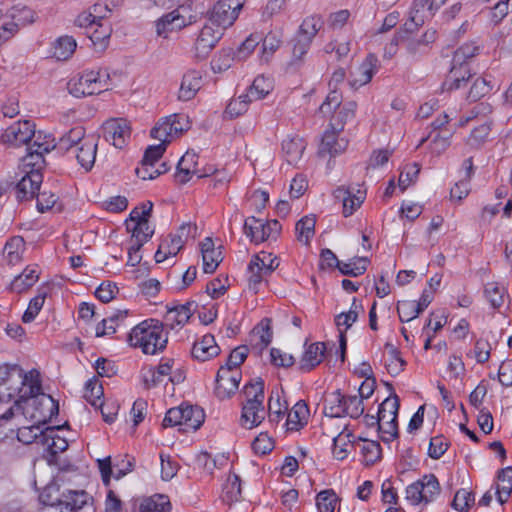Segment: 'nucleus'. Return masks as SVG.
I'll use <instances>...</instances> for the list:
<instances>
[{
	"label": "nucleus",
	"mask_w": 512,
	"mask_h": 512,
	"mask_svg": "<svg viewBox=\"0 0 512 512\" xmlns=\"http://www.w3.org/2000/svg\"><path fill=\"white\" fill-rule=\"evenodd\" d=\"M41 392V377L37 369L25 372L19 365H0V397L33 398Z\"/></svg>",
	"instance_id": "nucleus-1"
},
{
	"label": "nucleus",
	"mask_w": 512,
	"mask_h": 512,
	"mask_svg": "<svg viewBox=\"0 0 512 512\" xmlns=\"http://www.w3.org/2000/svg\"><path fill=\"white\" fill-rule=\"evenodd\" d=\"M127 343L145 355H156L166 349L168 332L163 322L156 318H147L131 328Z\"/></svg>",
	"instance_id": "nucleus-2"
},
{
	"label": "nucleus",
	"mask_w": 512,
	"mask_h": 512,
	"mask_svg": "<svg viewBox=\"0 0 512 512\" xmlns=\"http://www.w3.org/2000/svg\"><path fill=\"white\" fill-rule=\"evenodd\" d=\"M244 401L242 402L240 425L245 429L259 426L266 417L264 406V381L260 378L249 382L243 387Z\"/></svg>",
	"instance_id": "nucleus-3"
},
{
	"label": "nucleus",
	"mask_w": 512,
	"mask_h": 512,
	"mask_svg": "<svg viewBox=\"0 0 512 512\" xmlns=\"http://www.w3.org/2000/svg\"><path fill=\"white\" fill-rule=\"evenodd\" d=\"M67 86L69 93L77 98L100 94L110 89V73L103 67L86 69L71 78Z\"/></svg>",
	"instance_id": "nucleus-4"
},
{
	"label": "nucleus",
	"mask_w": 512,
	"mask_h": 512,
	"mask_svg": "<svg viewBox=\"0 0 512 512\" xmlns=\"http://www.w3.org/2000/svg\"><path fill=\"white\" fill-rule=\"evenodd\" d=\"M279 265L280 259L270 252L260 251L254 254L246 270L248 289L255 294L258 293Z\"/></svg>",
	"instance_id": "nucleus-5"
},
{
	"label": "nucleus",
	"mask_w": 512,
	"mask_h": 512,
	"mask_svg": "<svg viewBox=\"0 0 512 512\" xmlns=\"http://www.w3.org/2000/svg\"><path fill=\"white\" fill-rule=\"evenodd\" d=\"M440 493L438 478L433 473H427L406 487L405 499L412 506L426 507L436 501Z\"/></svg>",
	"instance_id": "nucleus-6"
},
{
	"label": "nucleus",
	"mask_w": 512,
	"mask_h": 512,
	"mask_svg": "<svg viewBox=\"0 0 512 512\" xmlns=\"http://www.w3.org/2000/svg\"><path fill=\"white\" fill-rule=\"evenodd\" d=\"M204 410L197 405H184L170 408L163 419V427L178 426L184 432L195 431L204 423Z\"/></svg>",
	"instance_id": "nucleus-7"
},
{
	"label": "nucleus",
	"mask_w": 512,
	"mask_h": 512,
	"mask_svg": "<svg viewBox=\"0 0 512 512\" xmlns=\"http://www.w3.org/2000/svg\"><path fill=\"white\" fill-rule=\"evenodd\" d=\"M196 230V225L190 222L182 223L174 232L169 233L161 240L154 256L155 261L161 263L170 257H175L186 242L194 237Z\"/></svg>",
	"instance_id": "nucleus-8"
},
{
	"label": "nucleus",
	"mask_w": 512,
	"mask_h": 512,
	"mask_svg": "<svg viewBox=\"0 0 512 512\" xmlns=\"http://www.w3.org/2000/svg\"><path fill=\"white\" fill-rule=\"evenodd\" d=\"M152 209V202L146 201L130 212L126 227L131 232V242L145 244L153 236L154 227L149 222Z\"/></svg>",
	"instance_id": "nucleus-9"
},
{
	"label": "nucleus",
	"mask_w": 512,
	"mask_h": 512,
	"mask_svg": "<svg viewBox=\"0 0 512 512\" xmlns=\"http://www.w3.org/2000/svg\"><path fill=\"white\" fill-rule=\"evenodd\" d=\"M189 117L183 113H174L160 118L151 129L152 138L168 145L190 129Z\"/></svg>",
	"instance_id": "nucleus-10"
},
{
	"label": "nucleus",
	"mask_w": 512,
	"mask_h": 512,
	"mask_svg": "<svg viewBox=\"0 0 512 512\" xmlns=\"http://www.w3.org/2000/svg\"><path fill=\"white\" fill-rule=\"evenodd\" d=\"M282 225L276 219L264 220L249 216L244 220L243 232L251 243L275 241L281 234Z\"/></svg>",
	"instance_id": "nucleus-11"
},
{
	"label": "nucleus",
	"mask_w": 512,
	"mask_h": 512,
	"mask_svg": "<svg viewBox=\"0 0 512 512\" xmlns=\"http://www.w3.org/2000/svg\"><path fill=\"white\" fill-rule=\"evenodd\" d=\"M246 0H218L208 13V21L224 31L238 19Z\"/></svg>",
	"instance_id": "nucleus-12"
},
{
	"label": "nucleus",
	"mask_w": 512,
	"mask_h": 512,
	"mask_svg": "<svg viewBox=\"0 0 512 512\" xmlns=\"http://www.w3.org/2000/svg\"><path fill=\"white\" fill-rule=\"evenodd\" d=\"M26 164L25 160L22 159L20 168L23 175L16 186L17 198L19 200H26L36 196L43 182L42 171L45 167Z\"/></svg>",
	"instance_id": "nucleus-13"
},
{
	"label": "nucleus",
	"mask_w": 512,
	"mask_h": 512,
	"mask_svg": "<svg viewBox=\"0 0 512 512\" xmlns=\"http://www.w3.org/2000/svg\"><path fill=\"white\" fill-rule=\"evenodd\" d=\"M32 140V144L28 147V153L23 159L27 163L26 165L32 164L36 167H45L44 155L55 149L57 145L55 137L45 131H35Z\"/></svg>",
	"instance_id": "nucleus-14"
},
{
	"label": "nucleus",
	"mask_w": 512,
	"mask_h": 512,
	"mask_svg": "<svg viewBox=\"0 0 512 512\" xmlns=\"http://www.w3.org/2000/svg\"><path fill=\"white\" fill-rule=\"evenodd\" d=\"M447 0H414L409 18L404 23L406 32L412 33L422 26L424 22L434 16L435 12L442 7Z\"/></svg>",
	"instance_id": "nucleus-15"
},
{
	"label": "nucleus",
	"mask_w": 512,
	"mask_h": 512,
	"mask_svg": "<svg viewBox=\"0 0 512 512\" xmlns=\"http://www.w3.org/2000/svg\"><path fill=\"white\" fill-rule=\"evenodd\" d=\"M399 399L394 397L386 398L378 408V421H380V432L387 434L388 437H383L384 440L389 441L398 435V417Z\"/></svg>",
	"instance_id": "nucleus-16"
},
{
	"label": "nucleus",
	"mask_w": 512,
	"mask_h": 512,
	"mask_svg": "<svg viewBox=\"0 0 512 512\" xmlns=\"http://www.w3.org/2000/svg\"><path fill=\"white\" fill-rule=\"evenodd\" d=\"M21 402H30L29 406L32 408V411L29 412L27 410L26 413L29 414L30 418L35 423L45 424L59 412L58 402L42 391L33 398H27L25 400H21Z\"/></svg>",
	"instance_id": "nucleus-17"
},
{
	"label": "nucleus",
	"mask_w": 512,
	"mask_h": 512,
	"mask_svg": "<svg viewBox=\"0 0 512 512\" xmlns=\"http://www.w3.org/2000/svg\"><path fill=\"white\" fill-rule=\"evenodd\" d=\"M241 379L242 373L240 369L220 366L215 378V396L219 400L231 398L238 390Z\"/></svg>",
	"instance_id": "nucleus-18"
},
{
	"label": "nucleus",
	"mask_w": 512,
	"mask_h": 512,
	"mask_svg": "<svg viewBox=\"0 0 512 512\" xmlns=\"http://www.w3.org/2000/svg\"><path fill=\"white\" fill-rule=\"evenodd\" d=\"M224 32L222 28L207 21L195 39L193 46L195 57L200 60L206 59L222 39Z\"/></svg>",
	"instance_id": "nucleus-19"
},
{
	"label": "nucleus",
	"mask_w": 512,
	"mask_h": 512,
	"mask_svg": "<svg viewBox=\"0 0 512 512\" xmlns=\"http://www.w3.org/2000/svg\"><path fill=\"white\" fill-rule=\"evenodd\" d=\"M102 132L107 142L121 149L131 137V126L125 118H110L103 123Z\"/></svg>",
	"instance_id": "nucleus-20"
},
{
	"label": "nucleus",
	"mask_w": 512,
	"mask_h": 512,
	"mask_svg": "<svg viewBox=\"0 0 512 512\" xmlns=\"http://www.w3.org/2000/svg\"><path fill=\"white\" fill-rule=\"evenodd\" d=\"M35 134V124L30 120H19L8 126L0 136L4 144L20 147L28 144Z\"/></svg>",
	"instance_id": "nucleus-21"
},
{
	"label": "nucleus",
	"mask_w": 512,
	"mask_h": 512,
	"mask_svg": "<svg viewBox=\"0 0 512 512\" xmlns=\"http://www.w3.org/2000/svg\"><path fill=\"white\" fill-rule=\"evenodd\" d=\"M336 429L332 431H324L325 434L331 436L333 439L332 453L338 460H344L348 457L349 448L355 447L354 435L347 429V424H339L334 426Z\"/></svg>",
	"instance_id": "nucleus-22"
},
{
	"label": "nucleus",
	"mask_w": 512,
	"mask_h": 512,
	"mask_svg": "<svg viewBox=\"0 0 512 512\" xmlns=\"http://www.w3.org/2000/svg\"><path fill=\"white\" fill-rule=\"evenodd\" d=\"M345 397L346 395L337 390L325 400L324 415L326 419L322 422L324 431L340 424L337 419L344 417Z\"/></svg>",
	"instance_id": "nucleus-23"
},
{
	"label": "nucleus",
	"mask_w": 512,
	"mask_h": 512,
	"mask_svg": "<svg viewBox=\"0 0 512 512\" xmlns=\"http://www.w3.org/2000/svg\"><path fill=\"white\" fill-rule=\"evenodd\" d=\"M380 62L376 54L368 53L357 71L352 75L350 86L358 89L371 82L374 75L379 71Z\"/></svg>",
	"instance_id": "nucleus-24"
},
{
	"label": "nucleus",
	"mask_w": 512,
	"mask_h": 512,
	"mask_svg": "<svg viewBox=\"0 0 512 512\" xmlns=\"http://www.w3.org/2000/svg\"><path fill=\"white\" fill-rule=\"evenodd\" d=\"M342 131L330 126L325 130L318 149L319 156L335 157L346 150L348 140L339 137Z\"/></svg>",
	"instance_id": "nucleus-25"
},
{
	"label": "nucleus",
	"mask_w": 512,
	"mask_h": 512,
	"mask_svg": "<svg viewBox=\"0 0 512 512\" xmlns=\"http://www.w3.org/2000/svg\"><path fill=\"white\" fill-rule=\"evenodd\" d=\"M198 155L195 152L187 151L178 161L175 180L180 184H186L193 175L199 178L208 177L206 169L201 172L198 169Z\"/></svg>",
	"instance_id": "nucleus-26"
},
{
	"label": "nucleus",
	"mask_w": 512,
	"mask_h": 512,
	"mask_svg": "<svg viewBox=\"0 0 512 512\" xmlns=\"http://www.w3.org/2000/svg\"><path fill=\"white\" fill-rule=\"evenodd\" d=\"M26 250V242L22 236H11L6 240L2 248L1 261L9 267L19 265L24 260Z\"/></svg>",
	"instance_id": "nucleus-27"
},
{
	"label": "nucleus",
	"mask_w": 512,
	"mask_h": 512,
	"mask_svg": "<svg viewBox=\"0 0 512 512\" xmlns=\"http://www.w3.org/2000/svg\"><path fill=\"white\" fill-rule=\"evenodd\" d=\"M203 86V75L199 70L188 69L182 76L177 93L179 101L187 102L194 99Z\"/></svg>",
	"instance_id": "nucleus-28"
},
{
	"label": "nucleus",
	"mask_w": 512,
	"mask_h": 512,
	"mask_svg": "<svg viewBox=\"0 0 512 512\" xmlns=\"http://www.w3.org/2000/svg\"><path fill=\"white\" fill-rule=\"evenodd\" d=\"M195 302H186L184 304L168 307L164 316L165 324L171 330H179L184 327L194 313Z\"/></svg>",
	"instance_id": "nucleus-29"
},
{
	"label": "nucleus",
	"mask_w": 512,
	"mask_h": 512,
	"mask_svg": "<svg viewBox=\"0 0 512 512\" xmlns=\"http://www.w3.org/2000/svg\"><path fill=\"white\" fill-rule=\"evenodd\" d=\"M41 269L38 264H29L16 275L9 284V291L22 294L32 288L39 280Z\"/></svg>",
	"instance_id": "nucleus-30"
},
{
	"label": "nucleus",
	"mask_w": 512,
	"mask_h": 512,
	"mask_svg": "<svg viewBox=\"0 0 512 512\" xmlns=\"http://www.w3.org/2000/svg\"><path fill=\"white\" fill-rule=\"evenodd\" d=\"M307 146L306 140L297 135H287L282 140L281 152L284 160L290 165H297L302 159Z\"/></svg>",
	"instance_id": "nucleus-31"
},
{
	"label": "nucleus",
	"mask_w": 512,
	"mask_h": 512,
	"mask_svg": "<svg viewBox=\"0 0 512 512\" xmlns=\"http://www.w3.org/2000/svg\"><path fill=\"white\" fill-rule=\"evenodd\" d=\"M310 408L304 400L297 401L286 414L285 428L288 432H298L309 422Z\"/></svg>",
	"instance_id": "nucleus-32"
},
{
	"label": "nucleus",
	"mask_w": 512,
	"mask_h": 512,
	"mask_svg": "<svg viewBox=\"0 0 512 512\" xmlns=\"http://www.w3.org/2000/svg\"><path fill=\"white\" fill-rule=\"evenodd\" d=\"M472 78V73L467 64L453 63L449 74L442 83L443 91H455L466 86Z\"/></svg>",
	"instance_id": "nucleus-33"
},
{
	"label": "nucleus",
	"mask_w": 512,
	"mask_h": 512,
	"mask_svg": "<svg viewBox=\"0 0 512 512\" xmlns=\"http://www.w3.org/2000/svg\"><path fill=\"white\" fill-rule=\"evenodd\" d=\"M220 351L215 337L212 334H205L200 340L194 342L191 355L194 359L205 362L218 356Z\"/></svg>",
	"instance_id": "nucleus-34"
},
{
	"label": "nucleus",
	"mask_w": 512,
	"mask_h": 512,
	"mask_svg": "<svg viewBox=\"0 0 512 512\" xmlns=\"http://www.w3.org/2000/svg\"><path fill=\"white\" fill-rule=\"evenodd\" d=\"M97 147L98 138L90 134L81 146L74 149L77 162L85 171H90L93 168L97 155Z\"/></svg>",
	"instance_id": "nucleus-35"
},
{
	"label": "nucleus",
	"mask_w": 512,
	"mask_h": 512,
	"mask_svg": "<svg viewBox=\"0 0 512 512\" xmlns=\"http://www.w3.org/2000/svg\"><path fill=\"white\" fill-rule=\"evenodd\" d=\"M326 345L324 342H315L308 345L300 359L299 368L302 372H310L318 366L325 357Z\"/></svg>",
	"instance_id": "nucleus-36"
},
{
	"label": "nucleus",
	"mask_w": 512,
	"mask_h": 512,
	"mask_svg": "<svg viewBox=\"0 0 512 512\" xmlns=\"http://www.w3.org/2000/svg\"><path fill=\"white\" fill-rule=\"evenodd\" d=\"M200 250L202 254L203 271L205 273H213L223 260L220 248H215L212 238L206 237L200 243Z\"/></svg>",
	"instance_id": "nucleus-37"
},
{
	"label": "nucleus",
	"mask_w": 512,
	"mask_h": 512,
	"mask_svg": "<svg viewBox=\"0 0 512 512\" xmlns=\"http://www.w3.org/2000/svg\"><path fill=\"white\" fill-rule=\"evenodd\" d=\"M383 363L387 373L392 377L398 376L406 366L401 351L392 343H386L384 346Z\"/></svg>",
	"instance_id": "nucleus-38"
},
{
	"label": "nucleus",
	"mask_w": 512,
	"mask_h": 512,
	"mask_svg": "<svg viewBox=\"0 0 512 512\" xmlns=\"http://www.w3.org/2000/svg\"><path fill=\"white\" fill-rule=\"evenodd\" d=\"M283 35L282 29H275L269 31L265 37L262 36V44L259 51L260 61L268 63L271 60L283 43Z\"/></svg>",
	"instance_id": "nucleus-39"
},
{
	"label": "nucleus",
	"mask_w": 512,
	"mask_h": 512,
	"mask_svg": "<svg viewBox=\"0 0 512 512\" xmlns=\"http://www.w3.org/2000/svg\"><path fill=\"white\" fill-rule=\"evenodd\" d=\"M483 296L494 309L500 308L509 297L507 288L497 281H489L484 285Z\"/></svg>",
	"instance_id": "nucleus-40"
},
{
	"label": "nucleus",
	"mask_w": 512,
	"mask_h": 512,
	"mask_svg": "<svg viewBox=\"0 0 512 512\" xmlns=\"http://www.w3.org/2000/svg\"><path fill=\"white\" fill-rule=\"evenodd\" d=\"M343 197V215L344 217L351 216L364 202L366 192L360 189L353 193L350 189L338 188L336 190V197Z\"/></svg>",
	"instance_id": "nucleus-41"
},
{
	"label": "nucleus",
	"mask_w": 512,
	"mask_h": 512,
	"mask_svg": "<svg viewBox=\"0 0 512 512\" xmlns=\"http://www.w3.org/2000/svg\"><path fill=\"white\" fill-rule=\"evenodd\" d=\"M139 512H172V503L169 496L156 493L141 500Z\"/></svg>",
	"instance_id": "nucleus-42"
},
{
	"label": "nucleus",
	"mask_w": 512,
	"mask_h": 512,
	"mask_svg": "<svg viewBox=\"0 0 512 512\" xmlns=\"http://www.w3.org/2000/svg\"><path fill=\"white\" fill-rule=\"evenodd\" d=\"M355 448L359 449L366 465H372L381 458L382 448L378 441L359 438L355 441Z\"/></svg>",
	"instance_id": "nucleus-43"
},
{
	"label": "nucleus",
	"mask_w": 512,
	"mask_h": 512,
	"mask_svg": "<svg viewBox=\"0 0 512 512\" xmlns=\"http://www.w3.org/2000/svg\"><path fill=\"white\" fill-rule=\"evenodd\" d=\"M356 111L357 103L355 101L345 102L331 115L329 126L337 130H343L346 123L354 119Z\"/></svg>",
	"instance_id": "nucleus-44"
},
{
	"label": "nucleus",
	"mask_w": 512,
	"mask_h": 512,
	"mask_svg": "<svg viewBox=\"0 0 512 512\" xmlns=\"http://www.w3.org/2000/svg\"><path fill=\"white\" fill-rule=\"evenodd\" d=\"M274 89V80L271 77L258 75L247 89V94L252 101L266 98Z\"/></svg>",
	"instance_id": "nucleus-45"
},
{
	"label": "nucleus",
	"mask_w": 512,
	"mask_h": 512,
	"mask_svg": "<svg viewBox=\"0 0 512 512\" xmlns=\"http://www.w3.org/2000/svg\"><path fill=\"white\" fill-rule=\"evenodd\" d=\"M41 442L47 445V451L55 456L68 448V441L57 434L55 428L48 427L41 431Z\"/></svg>",
	"instance_id": "nucleus-46"
},
{
	"label": "nucleus",
	"mask_w": 512,
	"mask_h": 512,
	"mask_svg": "<svg viewBox=\"0 0 512 512\" xmlns=\"http://www.w3.org/2000/svg\"><path fill=\"white\" fill-rule=\"evenodd\" d=\"M83 397L95 408L103 405L104 390L102 383L96 376H93L86 381L83 390Z\"/></svg>",
	"instance_id": "nucleus-47"
},
{
	"label": "nucleus",
	"mask_w": 512,
	"mask_h": 512,
	"mask_svg": "<svg viewBox=\"0 0 512 512\" xmlns=\"http://www.w3.org/2000/svg\"><path fill=\"white\" fill-rule=\"evenodd\" d=\"M315 503L318 512H335L340 509L341 498L332 489H324L317 493Z\"/></svg>",
	"instance_id": "nucleus-48"
},
{
	"label": "nucleus",
	"mask_w": 512,
	"mask_h": 512,
	"mask_svg": "<svg viewBox=\"0 0 512 512\" xmlns=\"http://www.w3.org/2000/svg\"><path fill=\"white\" fill-rule=\"evenodd\" d=\"M4 13L16 25L17 32L20 26L33 23L36 17L34 10L25 5H15Z\"/></svg>",
	"instance_id": "nucleus-49"
},
{
	"label": "nucleus",
	"mask_w": 512,
	"mask_h": 512,
	"mask_svg": "<svg viewBox=\"0 0 512 512\" xmlns=\"http://www.w3.org/2000/svg\"><path fill=\"white\" fill-rule=\"evenodd\" d=\"M39 501L43 504V507L39 512H62L59 511L58 508L61 498L59 489L55 485H48L44 487L39 494Z\"/></svg>",
	"instance_id": "nucleus-50"
},
{
	"label": "nucleus",
	"mask_w": 512,
	"mask_h": 512,
	"mask_svg": "<svg viewBox=\"0 0 512 512\" xmlns=\"http://www.w3.org/2000/svg\"><path fill=\"white\" fill-rule=\"evenodd\" d=\"M87 136L83 126H75L59 139L58 144L61 149L70 151L81 146Z\"/></svg>",
	"instance_id": "nucleus-51"
},
{
	"label": "nucleus",
	"mask_w": 512,
	"mask_h": 512,
	"mask_svg": "<svg viewBox=\"0 0 512 512\" xmlns=\"http://www.w3.org/2000/svg\"><path fill=\"white\" fill-rule=\"evenodd\" d=\"M88 500V494L85 491H68L66 494H63V499H61L60 505L61 508L59 511L62 512H73L78 509H81Z\"/></svg>",
	"instance_id": "nucleus-52"
},
{
	"label": "nucleus",
	"mask_w": 512,
	"mask_h": 512,
	"mask_svg": "<svg viewBox=\"0 0 512 512\" xmlns=\"http://www.w3.org/2000/svg\"><path fill=\"white\" fill-rule=\"evenodd\" d=\"M112 29L109 24L105 22H98L94 25L92 30H89L87 36L91 40L95 49L104 50L109 43V38Z\"/></svg>",
	"instance_id": "nucleus-53"
},
{
	"label": "nucleus",
	"mask_w": 512,
	"mask_h": 512,
	"mask_svg": "<svg viewBox=\"0 0 512 512\" xmlns=\"http://www.w3.org/2000/svg\"><path fill=\"white\" fill-rule=\"evenodd\" d=\"M323 24L324 21L320 15L307 16L300 24L296 35L313 41Z\"/></svg>",
	"instance_id": "nucleus-54"
},
{
	"label": "nucleus",
	"mask_w": 512,
	"mask_h": 512,
	"mask_svg": "<svg viewBox=\"0 0 512 512\" xmlns=\"http://www.w3.org/2000/svg\"><path fill=\"white\" fill-rule=\"evenodd\" d=\"M76 47V40L72 36H61L53 45V57L57 60L65 61L73 55Z\"/></svg>",
	"instance_id": "nucleus-55"
},
{
	"label": "nucleus",
	"mask_w": 512,
	"mask_h": 512,
	"mask_svg": "<svg viewBox=\"0 0 512 512\" xmlns=\"http://www.w3.org/2000/svg\"><path fill=\"white\" fill-rule=\"evenodd\" d=\"M493 83L486 77H476L467 93V100L476 102L487 96L493 90Z\"/></svg>",
	"instance_id": "nucleus-56"
},
{
	"label": "nucleus",
	"mask_w": 512,
	"mask_h": 512,
	"mask_svg": "<svg viewBox=\"0 0 512 512\" xmlns=\"http://www.w3.org/2000/svg\"><path fill=\"white\" fill-rule=\"evenodd\" d=\"M369 264L366 257H354L349 261H340L338 269L343 275L357 277L365 273Z\"/></svg>",
	"instance_id": "nucleus-57"
},
{
	"label": "nucleus",
	"mask_w": 512,
	"mask_h": 512,
	"mask_svg": "<svg viewBox=\"0 0 512 512\" xmlns=\"http://www.w3.org/2000/svg\"><path fill=\"white\" fill-rule=\"evenodd\" d=\"M316 219L313 215L302 217L295 226L297 240L308 245L315 234Z\"/></svg>",
	"instance_id": "nucleus-58"
},
{
	"label": "nucleus",
	"mask_w": 512,
	"mask_h": 512,
	"mask_svg": "<svg viewBox=\"0 0 512 512\" xmlns=\"http://www.w3.org/2000/svg\"><path fill=\"white\" fill-rule=\"evenodd\" d=\"M429 138H431L429 143V150L433 155L439 156L450 146V131H446L444 134L440 132L431 133L428 137L422 138L420 141V145H423Z\"/></svg>",
	"instance_id": "nucleus-59"
},
{
	"label": "nucleus",
	"mask_w": 512,
	"mask_h": 512,
	"mask_svg": "<svg viewBox=\"0 0 512 512\" xmlns=\"http://www.w3.org/2000/svg\"><path fill=\"white\" fill-rule=\"evenodd\" d=\"M269 201V193L266 190L254 189L246 193L245 208L253 212H261Z\"/></svg>",
	"instance_id": "nucleus-60"
},
{
	"label": "nucleus",
	"mask_w": 512,
	"mask_h": 512,
	"mask_svg": "<svg viewBox=\"0 0 512 512\" xmlns=\"http://www.w3.org/2000/svg\"><path fill=\"white\" fill-rule=\"evenodd\" d=\"M253 337L257 339V345L261 348H266L272 342V320L270 318H263L252 331Z\"/></svg>",
	"instance_id": "nucleus-61"
},
{
	"label": "nucleus",
	"mask_w": 512,
	"mask_h": 512,
	"mask_svg": "<svg viewBox=\"0 0 512 512\" xmlns=\"http://www.w3.org/2000/svg\"><path fill=\"white\" fill-rule=\"evenodd\" d=\"M251 102L252 100L248 94L243 93L237 98L230 100L225 108L224 114L230 119L237 118L247 112Z\"/></svg>",
	"instance_id": "nucleus-62"
},
{
	"label": "nucleus",
	"mask_w": 512,
	"mask_h": 512,
	"mask_svg": "<svg viewBox=\"0 0 512 512\" xmlns=\"http://www.w3.org/2000/svg\"><path fill=\"white\" fill-rule=\"evenodd\" d=\"M490 132L491 121L486 119L471 131L466 141L467 145L474 149L480 148L488 140Z\"/></svg>",
	"instance_id": "nucleus-63"
},
{
	"label": "nucleus",
	"mask_w": 512,
	"mask_h": 512,
	"mask_svg": "<svg viewBox=\"0 0 512 512\" xmlns=\"http://www.w3.org/2000/svg\"><path fill=\"white\" fill-rule=\"evenodd\" d=\"M223 498L228 503L237 502L241 498V479L237 474L230 473L223 485Z\"/></svg>",
	"instance_id": "nucleus-64"
}]
</instances>
